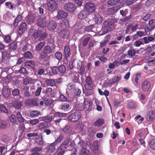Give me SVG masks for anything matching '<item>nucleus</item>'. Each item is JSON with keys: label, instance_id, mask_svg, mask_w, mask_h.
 <instances>
[{"label": "nucleus", "instance_id": "f257e3e1", "mask_svg": "<svg viewBox=\"0 0 155 155\" xmlns=\"http://www.w3.org/2000/svg\"><path fill=\"white\" fill-rule=\"evenodd\" d=\"M116 20L114 19H108L104 22V28L107 32L112 31L114 27L115 23L116 22Z\"/></svg>", "mask_w": 155, "mask_h": 155}, {"label": "nucleus", "instance_id": "f03ea898", "mask_svg": "<svg viewBox=\"0 0 155 155\" xmlns=\"http://www.w3.org/2000/svg\"><path fill=\"white\" fill-rule=\"evenodd\" d=\"M81 115L80 112H75L70 114L68 117V119L72 122H75L79 120Z\"/></svg>", "mask_w": 155, "mask_h": 155}, {"label": "nucleus", "instance_id": "7ed1b4c3", "mask_svg": "<svg viewBox=\"0 0 155 155\" xmlns=\"http://www.w3.org/2000/svg\"><path fill=\"white\" fill-rule=\"evenodd\" d=\"M38 25L41 27L44 28L46 27L48 21L45 16H40L37 20Z\"/></svg>", "mask_w": 155, "mask_h": 155}, {"label": "nucleus", "instance_id": "20e7f679", "mask_svg": "<svg viewBox=\"0 0 155 155\" xmlns=\"http://www.w3.org/2000/svg\"><path fill=\"white\" fill-rule=\"evenodd\" d=\"M64 8L66 11L72 12L75 10L76 7L73 4L70 2H68L64 5Z\"/></svg>", "mask_w": 155, "mask_h": 155}, {"label": "nucleus", "instance_id": "39448f33", "mask_svg": "<svg viewBox=\"0 0 155 155\" xmlns=\"http://www.w3.org/2000/svg\"><path fill=\"white\" fill-rule=\"evenodd\" d=\"M38 98L29 99L25 101V104L27 106L29 105L37 106L38 104Z\"/></svg>", "mask_w": 155, "mask_h": 155}, {"label": "nucleus", "instance_id": "423d86ee", "mask_svg": "<svg viewBox=\"0 0 155 155\" xmlns=\"http://www.w3.org/2000/svg\"><path fill=\"white\" fill-rule=\"evenodd\" d=\"M92 102L91 99L89 98H85L84 101V107L85 110H89L92 108Z\"/></svg>", "mask_w": 155, "mask_h": 155}, {"label": "nucleus", "instance_id": "0eeeda50", "mask_svg": "<svg viewBox=\"0 0 155 155\" xmlns=\"http://www.w3.org/2000/svg\"><path fill=\"white\" fill-rule=\"evenodd\" d=\"M86 83L85 84V88L87 90H90L92 88V79L91 78L87 76L85 79Z\"/></svg>", "mask_w": 155, "mask_h": 155}, {"label": "nucleus", "instance_id": "6e6552de", "mask_svg": "<svg viewBox=\"0 0 155 155\" xmlns=\"http://www.w3.org/2000/svg\"><path fill=\"white\" fill-rule=\"evenodd\" d=\"M47 7L49 10L52 11L56 9L57 5L55 1L50 0L47 3Z\"/></svg>", "mask_w": 155, "mask_h": 155}, {"label": "nucleus", "instance_id": "1a4fd4ad", "mask_svg": "<svg viewBox=\"0 0 155 155\" xmlns=\"http://www.w3.org/2000/svg\"><path fill=\"white\" fill-rule=\"evenodd\" d=\"M85 8L87 11L90 13H92L95 10V5L93 3L89 2L86 4Z\"/></svg>", "mask_w": 155, "mask_h": 155}, {"label": "nucleus", "instance_id": "9d476101", "mask_svg": "<svg viewBox=\"0 0 155 155\" xmlns=\"http://www.w3.org/2000/svg\"><path fill=\"white\" fill-rule=\"evenodd\" d=\"M22 92L25 97L29 98L31 96V95L29 91V87L24 86L22 89Z\"/></svg>", "mask_w": 155, "mask_h": 155}, {"label": "nucleus", "instance_id": "9b49d317", "mask_svg": "<svg viewBox=\"0 0 155 155\" xmlns=\"http://www.w3.org/2000/svg\"><path fill=\"white\" fill-rule=\"evenodd\" d=\"M27 24L25 22H23L20 25L19 27L18 32L20 35L23 34L27 29Z\"/></svg>", "mask_w": 155, "mask_h": 155}, {"label": "nucleus", "instance_id": "f8f14e48", "mask_svg": "<svg viewBox=\"0 0 155 155\" xmlns=\"http://www.w3.org/2000/svg\"><path fill=\"white\" fill-rule=\"evenodd\" d=\"M9 55L6 51L2 53V61L5 64H7L9 61Z\"/></svg>", "mask_w": 155, "mask_h": 155}, {"label": "nucleus", "instance_id": "ddd939ff", "mask_svg": "<svg viewBox=\"0 0 155 155\" xmlns=\"http://www.w3.org/2000/svg\"><path fill=\"white\" fill-rule=\"evenodd\" d=\"M56 145L54 142L48 145L46 147L48 152L50 153L54 152L56 150L55 146Z\"/></svg>", "mask_w": 155, "mask_h": 155}, {"label": "nucleus", "instance_id": "4468645a", "mask_svg": "<svg viewBox=\"0 0 155 155\" xmlns=\"http://www.w3.org/2000/svg\"><path fill=\"white\" fill-rule=\"evenodd\" d=\"M155 118V113L153 111H150L148 112L146 117L147 121H150L153 120Z\"/></svg>", "mask_w": 155, "mask_h": 155}, {"label": "nucleus", "instance_id": "2eb2a0df", "mask_svg": "<svg viewBox=\"0 0 155 155\" xmlns=\"http://www.w3.org/2000/svg\"><path fill=\"white\" fill-rule=\"evenodd\" d=\"M68 16L67 13L62 10H60L58 12L57 18L58 19H61L63 18H66Z\"/></svg>", "mask_w": 155, "mask_h": 155}, {"label": "nucleus", "instance_id": "dca6fc26", "mask_svg": "<svg viewBox=\"0 0 155 155\" xmlns=\"http://www.w3.org/2000/svg\"><path fill=\"white\" fill-rule=\"evenodd\" d=\"M2 94L5 97H8L10 95L11 91L8 87H4L2 89Z\"/></svg>", "mask_w": 155, "mask_h": 155}, {"label": "nucleus", "instance_id": "f3484780", "mask_svg": "<svg viewBox=\"0 0 155 155\" xmlns=\"http://www.w3.org/2000/svg\"><path fill=\"white\" fill-rule=\"evenodd\" d=\"M141 87L143 90L147 91L149 90L150 87V83L147 81H144L142 84Z\"/></svg>", "mask_w": 155, "mask_h": 155}, {"label": "nucleus", "instance_id": "a211bd4d", "mask_svg": "<svg viewBox=\"0 0 155 155\" xmlns=\"http://www.w3.org/2000/svg\"><path fill=\"white\" fill-rule=\"evenodd\" d=\"M88 14L87 11L82 10L78 15V17L79 19H82L85 18L87 17Z\"/></svg>", "mask_w": 155, "mask_h": 155}, {"label": "nucleus", "instance_id": "6ab92c4d", "mask_svg": "<svg viewBox=\"0 0 155 155\" xmlns=\"http://www.w3.org/2000/svg\"><path fill=\"white\" fill-rule=\"evenodd\" d=\"M35 20V15L31 14L28 15L26 21L29 24H31L34 23Z\"/></svg>", "mask_w": 155, "mask_h": 155}, {"label": "nucleus", "instance_id": "aec40b11", "mask_svg": "<svg viewBox=\"0 0 155 155\" xmlns=\"http://www.w3.org/2000/svg\"><path fill=\"white\" fill-rule=\"evenodd\" d=\"M12 103L14 107L17 110L20 109L23 106L22 102L20 101H15Z\"/></svg>", "mask_w": 155, "mask_h": 155}, {"label": "nucleus", "instance_id": "412c9836", "mask_svg": "<svg viewBox=\"0 0 155 155\" xmlns=\"http://www.w3.org/2000/svg\"><path fill=\"white\" fill-rule=\"evenodd\" d=\"M57 26V24L54 21H51L49 22L48 27L49 30L53 31L56 29Z\"/></svg>", "mask_w": 155, "mask_h": 155}, {"label": "nucleus", "instance_id": "4be33fe9", "mask_svg": "<svg viewBox=\"0 0 155 155\" xmlns=\"http://www.w3.org/2000/svg\"><path fill=\"white\" fill-rule=\"evenodd\" d=\"M83 27V26L82 24L80 22L77 23L74 26L76 30L78 31L81 33H82L83 30L84 31Z\"/></svg>", "mask_w": 155, "mask_h": 155}, {"label": "nucleus", "instance_id": "5701e85b", "mask_svg": "<svg viewBox=\"0 0 155 155\" xmlns=\"http://www.w3.org/2000/svg\"><path fill=\"white\" fill-rule=\"evenodd\" d=\"M64 52L65 58L66 59H67L71 54L70 49L69 46H66L65 47Z\"/></svg>", "mask_w": 155, "mask_h": 155}, {"label": "nucleus", "instance_id": "b1692460", "mask_svg": "<svg viewBox=\"0 0 155 155\" xmlns=\"http://www.w3.org/2000/svg\"><path fill=\"white\" fill-rule=\"evenodd\" d=\"M138 51H136L132 47H131L129 50L127 51L128 54L131 57H134L136 53H138Z\"/></svg>", "mask_w": 155, "mask_h": 155}, {"label": "nucleus", "instance_id": "393cba45", "mask_svg": "<svg viewBox=\"0 0 155 155\" xmlns=\"http://www.w3.org/2000/svg\"><path fill=\"white\" fill-rule=\"evenodd\" d=\"M63 145H60L57 150V155H63L64 152L65 151V149L66 148L65 147H63Z\"/></svg>", "mask_w": 155, "mask_h": 155}, {"label": "nucleus", "instance_id": "a878e982", "mask_svg": "<svg viewBox=\"0 0 155 155\" xmlns=\"http://www.w3.org/2000/svg\"><path fill=\"white\" fill-rule=\"evenodd\" d=\"M41 120L47 123H50L53 120L52 117L51 116L47 115L40 117Z\"/></svg>", "mask_w": 155, "mask_h": 155}, {"label": "nucleus", "instance_id": "bb28decb", "mask_svg": "<svg viewBox=\"0 0 155 155\" xmlns=\"http://www.w3.org/2000/svg\"><path fill=\"white\" fill-rule=\"evenodd\" d=\"M60 25L63 28L68 27L69 26V21L66 19L61 21L60 22Z\"/></svg>", "mask_w": 155, "mask_h": 155}, {"label": "nucleus", "instance_id": "cd10ccee", "mask_svg": "<svg viewBox=\"0 0 155 155\" xmlns=\"http://www.w3.org/2000/svg\"><path fill=\"white\" fill-rule=\"evenodd\" d=\"M95 21L96 23L97 24H101L102 21V19L99 13H96L95 15Z\"/></svg>", "mask_w": 155, "mask_h": 155}, {"label": "nucleus", "instance_id": "c85d7f7f", "mask_svg": "<svg viewBox=\"0 0 155 155\" xmlns=\"http://www.w3.org/2000/svg\"><path fill=\"white\" fill-rule=\"evenodd\" d=\"M120 0H109L107 2V4L111 6L118 4Z\"/></svg>", "mask_w": 155, "mask_h": 155}, {"label": "nucleus", "instance_id": "c756f323", "mask_svg": "<svg viewBox=\"0 0 155 155\" xmlns=\"http://www.w3.org/2000/svg\"><path fill=\"white\" fill-rule=\"evenodd\" d=\"M22 16L20 15H18L14 21L13 23L14 26L15 27H16L18 23L22 20Z\"/></svg>", "mask_w": 155, "mask_h": 155}, {"label": "nucleus", "instance_id": "7c9ffc66", "mask_svg": "<svg viewBox=\"0 0 155 155\" xmlns=\"http://www.w3.org/2000/svg\"><path fill=\"white\" fill-rule=\"evenodd\" d=\"M69 108V104L67 103H63L60 106V109L64 111L68 110Z\"/></svg>", "mask_w": 155, "mask_h": 155}, {"label": "nucleus", "instance_id": "2f4dec72", "mask_svg": "<svg viewBox=\"0 0 155 155\" xmlns=\"http://www.w3.org/2000/svg\"><path fill=\"white\" fill-rule=\"evenodd\" d=\"M45 82L47 85L49 86H53L56 84L55 81L53 79H47L46 80Z\"/></svg>", "mask_w": 155, "mask_h": 155}, {"label": "nucleus", "instance_id": "473e14b6", "mask_svg": "<svg viewBox=\"0 0 155 155\" xmlns=\"http://www.w3.org/2000/svg\"><path fill=\"white\" fill-rule=\"evenodd\" d=\"M61 37L64 38H67L69 35L68 31L66 30H63L60 32Z\"/></svg>", "mask_w": 155, "mask_h": 155}, {"label": "nucleus", "instance_id": "72a5a7b5", "mask_svg": "<svg viewBox=\"0 0 155 155\" xmlns=\"http://www.w3.org/2000/svg\"><path fill=\"white\" fill-rule=\"evenodd\" d=\"M25 66L28 68H33L35 66L34 62L31 61L26 62L25 63Z\"/></svg>", "mask_w": 155, "mask_h": 155}, {"label": "nucleus", "instance_id": "f704fd0d", "mask_svg": "<svg viewBox=\"0 0 155 155\" xmlns=\"http://www.w3.org/2000/svg\"><path fill=\"white\" fill-rule=\"evenodd\" d=\"M104 122V120L103 119H99L95 121L94 124V125L95 126L99 127L103 124Z\"/></svg>", "mask_w": 155, "mask_h": 155}, {"label": "nucleus", "instance_id": "c9c22d12", "mask_svg": "<svg viewBox=\"0 0 155 155\" xmlns=\"http://www.w3.org/2000/svg\"><path fill=\"white\" fill-rule=\"evenodd\" d=\"M79 75L77 72H74L72 74V81L74 82H78V80Z\"/></svg>", "mask_w": 155, "mask_h": 155}, {"label": "nucleus", "instance_id": "e433bc0d", "mask_svg": "<svg viewBox=\"0 0 155 155\" xmlns=\"http://www.w3.org/2000/svg\"><path fill=\"white\" fill-rule=\"evenodd\" d=\"M129 25L130 28V30L133 31H136L138 28L140 29H142V28L140 27L138 28V25L137 24H136L135 25H133L131 24H130Z\"/></svg>", "mask_w": 155, "mask_h": 155}, {"label": "nucleus", "instance_id": "4c0bfd02", "mask_svg": "<svg viewBox=\"0 0 155 155\" xmlns=\"http://www.w3.org/2000/svg\"><path fill=\"white\" fill-rule=\"evenodd\" d=\"M45 43L43 41L38 44L36 46L35 48L38 51H40L45 46Z\"/></svg>", "mask_w": 155, "mask_h": 155}, {"label": "nucleus", "instance_id": "58836bf2", "mask_svg": "<svg viewBox=\"0 0 155 155\" xmlns=\"http://www.w3.org/2000/svg\"><path fill=\"white\" fill-rule=\"evenodd\" d=\"M8 125L6 122L3 120H0V128L5 129L7 128Z\"/></svg>", "mask_w": 155, "mask_h": 155}, {"label": "nucleus", "instance_id": "ea45409f", "mask_svg": "<svg viewBox=\"0 0 155 155\" xmlns=\"http://www.w3.org/2000/svg\"><path fill=\"white\" fill-rule=\"evenodd\" d=\"M121 77L120 75L114 77L112 79V82L111 84H114L118 82L121 79Z\"/></svg>", "mask_w": 155, "mask_h": 155}, {"label": "nucleus", "instance_id": "a19ab883", "mask_svg": "<svg viewBox=\"0 0 155 155\" xmlns=\"http://www.w3.org/2000/svg\"><path fill=\"white\" fill-rule=\"evenodd\" d=\"M17 118L20 123H24L25 120L21 116L20 112H18L16 114Z\"/></svg>", "mask_w": 155, "mask_h": 155}, {"label": "nucleus", "instance_id": "79ce46f5", "mask_svg": "<svg viewBox=\"0 0 155 155\" xmlns=\"http://www.w3.org/2000/svg\"><path fill=\"white\" fill-rule=\"evenodd\" d=\"M42 33V31L39 30L38 31L35 30V31L32 34V36L35 39L37 38Z\"/></svg>", "mask_w": 155, "mask_h": 155}, {"label": "nucleus", "instance_id": "37998d69", "mask_svg": "<svg viewBox=\"0 0 155 155\" xmlns=\"http://www.w3.org/2000/svg\"><path fill=\"white\" fill-rule=\"evenodd\" d=\"M75 108L77 110L79 111L85 110V107H84V106L82 103L76 104L75 106Z\"/></svg>", "mask_w": 155, "mask_h": 155}, {"label": "nucleus", "instance_id": "c03bdc74", "mask_svg": "<svg viewBox=\"0 0 155 155\" xmlns=\"http://www.w3.org/2000/svg\"><path fill=\"white\" fill-rule=\"evenodd\" d=\"M17 43L16 42H13L11 43L9 48L11 51H15L17 48Z\"/></svg>", "mask_w": 155, "mask_h": 155}, {"label": "nucleus", "instance_id": "a18cd8bd", "mask_svg": "<svg viewBox=\"0 0 155 155\" xmlns=\"http://www.w3.org/2000/svg\"><path fill=\"white\" fill-rule=\"evenodd\" d=\"M43 51L48 54L51 52L52 50L49 46L47 45L45 47Z\"/></svg>", "mask_w": 155, "mask_h": 155}, {"label": "nucleus", "instance_id": "49530a36", "mask_svg": "<svg viewBox=\"0 0 155 155\" xmlns=\"http://www.w3.org/2000/svg\"><path fill=\"white\" fill-rule=\"evenodd\" d=\"M42 148L41 147H35L31 149L30 150L32 152L34 153H38L41 151Z\"/></svg>", "mask_w": 155, "mask_h": 155}, {"label": "nucleus", "instance_id": "de8ad7c7", "mask_svg": "<svg viewBox=\"0 0 155 155\" xmlns=\"http://www.w3.org/2000/svg\"><path fill=\"white\" fill-rule=\"evenodd\" d=\"M64 138L63 136L62 135H60L58 137H57L56 139L54 142L56 145H58L59 143H61Z\"/></svg>", "mask_w": 155, "mask_h": 155}, {"label": "nucleus", "instance_id": "09e8293b", "mask_svg": "<svg viewBox=\"0 0 155 155\" xmlns=\"http://www.w3.org/2000/svg\"><path fill=\"white\" fill-rule=\"evenodd\" d=\"M69 137H67L65 138L64 141L62 143V144L61 145H63V147L66 148L67 147L66 146L69 144Z\"/></svg>", "mask_w": 155, "mask_h": 155}, {"label": "nucleus", "instance_id": "8fccbe9b", "mask_svg": "<svg viewBox=\"0 0 155 155\" xmlns=\"http://www.w3.org/2000/svg\"><path fill=\"white\" fill-rule=\"evenodd\" d=\"M32 83V79L31 78L26 77L23 80V83L25 85L31 84Z\"/></svg>", "mask_w": 155, "mask_h": 155}, {"label": "nucleus", "instance_id": "3c124183", "mask_svg": "<svg viewBox=\"0 0 155 155\" xmlns=\"http://www.w3.org/2000/svg\"><path fill=\"white\" fill-rule=\"evenodd\" d=\"M54 55L55 58L59 61L61 60L62 58V54L61 52H57Z\"/></svg>", "mask_w": 155, "mask_h": 155}, {"label": "nucleus", "instance_id": "603ef678", "mask_svg": "<svg viewBox=\"0 0 155 155\" xmlns=\"http://www.w3.org/2000/svg\"><path fill=\"white\" fill-rule=\"evenodd\" d=\"M43 101L45 104L47 105H50L52 102V101L50 98H44Z\"/></svg>", "mask_w": 155, "mask_h": 155}, {"label": "nucleus", "instance_id": "864d4df0", "mask_svg": "<svg viewBox=\"0 0 155 155\" xmlns=\"http://www.w3.org/2000/svg\"><path fill=\"white\" fill-rule=\"evenodd\" d=\"M59 71L61 73H64L66 70V68L65 66L63 65L59 66L58 67Z\"/></svg>", "mask_w": 155, "mask_h": 155}, {"label": "nucleus", "instance_id": "5fc2aeb1", "mask_svg": "<svg viewBox=\"0 0 155 155\" xmlns=\"http://www.w3.org/2000/svg\"><path fill=\"white\" fill-rule=\"evenodd\" d=\"M40 114L39 111H33L30 113V115L32 117H35L38 116Z\"/></svg>", "mask_w": 155, "mask_h": 155}, {"label": "nucleus", "instance_id": "6e6d98bb", "mask_svg": "<svg viewBox=\"0 0 155 155\" xmlns=\"http://www.w3.org/2000/svg\"><path fill=\"white\" fill-rule=\"evenodd\" d=\"M19 90L18 88H15L12 92V94L14 96H17L19 95Z\"/></svg>", "mask_w": 155, "mask_h": 155}, {"label": "nucleus", "instance_id": "4d7b16f0", "mask_svg": "<svg viewBox=\"0 0 155 155\" xmlns=\"http://www.w3.org/2000/svg\"><path fill=\"white\" fill-rule=\"evenodd\" d=\"M1 139L4 142H7L10 140V137L7 135H3L2 136Z\"/></svg>", "mask_w": 155, "mask_h": 155}, {"label": "nucleus", "instance_id": "13d9d810", "mask_svg": "<svg viewBox=\"0 0 155 155\" xmlns=\"http://www.w3.org/2000/svg\"><path fill=\"white\" fill-rule=\"evenodd\" d=\"M149 145L151 148L155 150V139H152L150 141Z\"/></svg>", "mask_w": 155, "mask_h": 155}, {"label": "nucleus", "instance_id": "bf43d9fd", "mask_svg": "<svg viewBox=\"0 0 155 155\" xmlns=\"http://www.w3.org/2000/svg\"><path fill=\"white\" fill-rule=\"evenodd\" d=\"M149 26L151 28V29L155 28V19L150 20L149 22Z\"/></svg>", "mask_w": 155, "mask_h": 155}, {"label": "nucleus", "instance_id": "052dcab7", "mask_svg": "<svg viewBox=\"0 0 155 155\" xmlns=\"http://www.w3.org/2000/svg\"><path fill=\"white\" fill-rule=\"evenodd\" d=\"M78 145L82 150H84L86 149V146L85 143L83 141H81L79 143Z\"/></svg>", "mask_w": 155, "mask_h": 155}, {"label": "nucleus", "instance_id": "680f3d73", "mask_svg": "<svg viewBox=\"0 0 155 155\" xmlns=\"http://www.w3.org/2000/svg\"><path fill=\"white\" fill-rule=\"evenodd\" d=\"M48 124L45 122L41 123L39 124L38 127L40 129H43L47 127Z\"/></svg>", "mask_w": 155, "mask_h": 155}, {"label": "nucleus", "instance_id": "e2e57ef3", "mask_svg": "<svg viewBox=\"0 0 155 155\" xmlns=\"http://www.w3.org/2000/svg\"><path fill=\"white\" fill-rule=\"evenodd\" d=\"M39 39L40 40H44L47 36V33L45 31H42V33Z\"/></svg>", "mask_w": 155, "mask_h": 155}, {"label": "nucleus", "instance_id": "0e129e2a", "mask_svg": "<svg viewBox=\"0 0 155 155\" xmlns=\"http://www.w3.org/2000/svg\"><path fill=\"white\" fill-rule=\"evenodd\" d=\"M42 88L41 86L38 87L35 92V95L36 96H38L40 95Z\"/></svg>", "mask_w": 155, "mask_h": 155}, {"label": "nucleus", "instance_id": "69168bd1", "mask_svg": "<svg viewBox=\"0 0 155 155\" xmlns=\"http://www.w3.org/2000/svg\"><path fill=\"white\" fill-rule=\"evenodd\" d=\"M52 91V89L50 87L47 88L46 89V92L45 93V95L47 97H49V95L51 94Z\"/></svg>", "mask_w": 155, "mask_h": 155}, {"label": "nucleus", "instance_id": "338daca9", "mask_svg": "<svg viewBox=\"0 0 155 155\" xmlns=\"http://www.w3.org/2000/svg\"><path fill=\"white\" fill-rule=\"evenodd\" d=\"M51 70V72L54 74H56L59 72L58 68L56 66L53 67L52 68Z\"/></svg>", "mask_w": 155, "mask_h": 155}, {"label": "nucleus", "instance_id": "774afa93", "mask_svg": "<svg viewBox=\"0 0 155 155\" xmlns=\"http://www.w3.org/2000/svg\"><path fill=\"white\" fill-rule=\"evenodd\" d=\"M80 155H91L90 151L87 150H82Z\"/></svg>", "mask_w": 155, "mask_h": 155}]
</instances>
